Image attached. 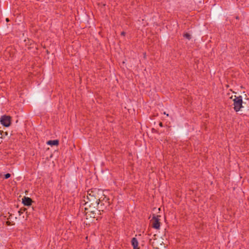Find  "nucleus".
Instances as JSON below:
<instances>
[{
	"instance_id": "nucleus-14",
	"label": "nucleus",
	"mask_w": 249,
	"mask_h": 249,
	"mask_svg": "<svg viewBox=\"0 0 249 249\" xmlns=\"http://www.w3.org/2000/svg\"><path fill=\"white\" fill-rule=\"evenodd\" d=\"M160 126H162V123H160V124H159Z\"/></svg>"
},
{
	"instance_id": "nucleus-15",
	"label": "nucleus",
	"mask_w": 249,
	"mask_h": 249,
	"mask_svg": "<svg viewBox=\"0 0 249 249\" xmlns=\"http://www.w3.org/2000/svg\"><path fill=\"white\" fill-rule=\"evenodd\" d=\"M6 223L7 224V225H10V222H9V221H7V222H6Z\"/></svg>"
},
{
	"instance_id": "nucleus-9",
	"label": "nucleus",
	"mask_w": 249,
	"mask_h": 249,
	"mask_svg": "<svg viewBox=\"0 0 249 249\" xmlns=\"http://www.w3.org/2000/svg\"><path fill=\"white\" fill-rule=\"evenodd\" d=\"M98 210L99 211V213H101L100 212H103L104 211V208L102 206V203L101 202L99 205H98L97 207Z\"/></svg>"
},
{
	"instance_id": "nucleus-8",
	"label": "nucleus",
	"mask_w": 249,
	"mask_h": 249,
	"mask_svg": "<svg viewBox=\"0 0 249 249\" xmlns=\"http://www.w3.org/2000/svg\"><path fill=\"white\" fill-rule=\"evenodd\" d=\"M47 143L50 145H57L59 143V141L57 140H50L47 142Z\"/></svg>"
},
{
	"instance_id": "nucleus-12",
	"label": "nucleus",
	"mask_w": 249,
	"mask_h": 249,
	"mask_svg": "<svg viewBox=\"0 0 249 249\" xmlns=\"http://www.w3.org/2000/svg\"><path fill=\"white\" fill-rule=\"evenodd\" d=\"M10 176H11V174L7 173L4 175V178L5 179H7V178H9L10 177Z\"/></svg>"
},
{
	"instance_id": "nucleus-11",
	"label": "nucleus",
	"mask_w": 249,
	"mask_h": 249,
	"mask_svg": "<svg viewBox=\"0 0 249 249\" xmlns=\"http://www.w3.org/2000/svg\"><path fill=\"white\" fill-rule=\"evenodd\" d=\"M4 135L5 136H7L8 135L7 132H2L1 133H0L1 138L3 137Z\"/></svg>"
},
{
	"instance_id": "nucleus-16",
	"label": "nucleus",
	"mask_w": 249,
	"mask_h": 249,
	"mask_svg": "<svg viewBox=\"0 0 249 249\" xmlns=\"http://www.w3.org/2000/svg\"><path fill=\"white\" fill-rule=\"evenodd\" d=\"M6 21H7V22H8V21H9V19H8V18H7L6 19Z\"/></svg>"
},
{
	"instance_id": "nucleus-4",
	"label": "nucleus",
	"mask_w": 249,
	"mask_h": 249,
	"mask_svg": "<svg viewBox=\"0 0 249 249\" xmlns=\"http://www.w3.org/2000/svg\"><path fill=\"white\" fill-rule=\"evenodd\" d=\"M11 117L9 116L3 115L0 119L1 124L4 126L8 127L11 124Z\"/></svg>"
},
{
	"instance_id": "nucleus-13",
	"label": "nucleus",
	"mask_w": 249,
	"mask_h": 249,
	"mask_svg": "<svg viewBox=\"0 0 249 249\" xmlns=\"http://www.w3.org/2000/svg\"><path fill=\"white\" fill-rule=\"evenodd\" d=\"M125 32H122V33H121V35H122V36H124L125 35Z\"/></svg>"
},
{
	"instance_id": "nucleus-6",
	"label": "nucleus",
	"mask_w": 249,
	"mask_h": 249,
	"mask_svg": "<svg viewBox=\"0 0 249 249\" xmlns=\"http://www.w3.org/2000/svg\"><path fill=\"white\" fill-rule=\"evenodd\" d=\"M32 202L33 201L31 198L29 197H24V198L22 199V203L24 204V205L26 206L31 205Z\"/></svg>"
},
{
	"instance_id": "nucleus-7",
	"label": "nucleus",
	"mask_w": 249,
	"mask_h": 249,
	"mask_svg": "<svg viewBox=\"0 0 249 249\" xmlns=\"http://www.w3.org/2000/svg\"><path fill=\"white\" fill-rule=\"evenodd\" d=\"M131 244L133 247V249H139L138 247V242L136 238H133L131 240Z\"/></svg>"
},
{
	"instance_id": "nucleus-17",
	"label": "nucleus",
	"mask_w": 249,
	"mask_h": 249,
	"mask_svg": "<svg viewBox=\"0 0 249 249\" xmlns=\"http://www.w3.org/2000/svg\"><path fill=\"white\" fill-rule=\"evenodd\" d=\"M164 114L165 115H166L167 116H168V114H166V113H165V112H164Z\"/></svg>"
},
{
	"instance_id": "nucleus-1",
	"label": "nucleus",
	"mask_w": 249,
	"mask_h": 249,
	"mask_svg": "<svg viewBox=\"0 0 249 249\" xmlns=\"http://www.w3.org/2000/svg\"><path fill=\"white\" fill-rule=\"evenodd\" d=\"M101 191L97 189H92L88 191L87 197L85 198L84 205L88 207L90 206H98L100 204V198L99 197Z\"/></svg>"
},
{
	"instance_id": "nucleus-2",
	"label": "nucleus",
	"mask_w": 249,
	"mask_h": 249,
	"mask_svg": "<svg viewBox=\"0 0 249 249\" xmlns=\"http://www.w3.org/2000/svg\"><path fill=\"white\" fill-rule=\"evenodd\" d=\"M85 206V210L87 216H89L94 218H96L97 219L98 215L101 214V213H99V211L98 210V206H95V207L91 206H90V207H88L87 206Z\"/></svg>"
},
{
	"instance_id": "nucleus-5",
	"label": "nucleus",
	"mask_w": 249,
	"mask_h": 249,
	"mask_svg": "<svg viewBox=\"0 0 249 249\" xmlns=\"http://www.w3.org/2000/svg\"><path fill=\"white\" fill-rule=\"evenodd\" d=\"M159 216H154L151 220V223L153 228L156 229H159L160 227V222H159Z\"/></svg>"
},
{
	"instance_id": "nucleus-10",
	"label": "nucleus",
	"mask_w": 249,
	"mask_h": 249,
	"mask_svg": "<svg viewBox=\"0 0 249 249\" xmlns=\"http://www.w3.org/2000/svg\"><path fill=\"white\" fill-rule=\"evenodd\" d=\"M183 36L188 40H190L191 38V35L187 33L184 34Z\"/></svg>"
},
{
	"instance_id": "nucleus-3",
	"label": "nucleus",
	"mask_w": 249,
	"mask_h": 249,
	"mask_svg": "<svg viewBox=\"0 0 249 249\" xmlns=\"http://www.w3.org/2000/svg\"><path fill=\"white\" fill-rule=\"evenodd\" d=\"M233 101L235 111L236 112L239 111L243 107L242 106L243 101L242 97L241 96L235 97Z\"/></svg>"
}]
</instances>
